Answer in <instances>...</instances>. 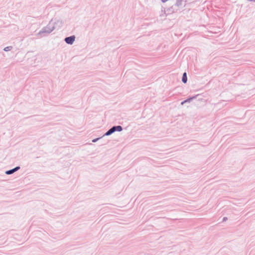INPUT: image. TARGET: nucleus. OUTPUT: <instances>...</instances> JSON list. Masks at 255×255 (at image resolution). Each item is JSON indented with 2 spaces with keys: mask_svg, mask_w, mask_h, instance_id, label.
<instances>
[{
  "mask_svg": "<svg viewBox=\"0 0 255 255\" xmlns=\"http://www.w3.org/2000/svg\"><path fill=\"white\" fill-rule=\"evenodd\" d=\"M55 20V21L54 23V25L55 26V27L56 26L58 27L59 28L61 27L63 24V21L60 19Z\"/></svg>",
  "mask_w": 255,
  "mask_h": 255,
  "instance_id": "4",
  "label": "nucleus"
},
{
  "mask_svg": "<svg viewBox=\"0 0 255 255\" xmlns=\"http://www.w3.org/2000/svg\"><path fill=\"white\" fill-rule=\"evenodd\" d=\"M161 0V1H162V2H166L167 1H168V0Z\"/></svg>",
  "mask_w": 255,
  "mask_h": 255,
  "instance_id": "15",
  "label": "nucleus"
},
{
  "mask_svg": "<svg viewBox=\"0 0 255 255\" xmlns=\"http://www.w3.org/2000/svg\"><path fill=\"white\" fill-rule=\"evenodd\" d=\"M113 130L112 129V128H110L104 135L103 136H109L111 135L112 133H113Z\"/></svg>",
  "mask_w": 255,
  "mask_h": 255,
  "instance_id": "8",
  "label": "nucleus"
},
{
  "mask_svg": "<svg viewBox=\"0 0 255 255\" xmlns=\"http://www.w3.org/2000/svg\"><path fill=\"white\" fill-rule=\"evenodd\" d=\"M185 103H186V102H185V100H184L181 102V104L182 105L184 104Z\"/></svg>",
  "mask_w": 255,
  "mask_h": 255,
  "instance_id": "16",
  "label": "nucleus"
},
{
  "mask_svg": "<svg viewBox=\"0 0 255 255\" xmlns=\"http://www.w3.org/2000/svg\"><path fill=\"white\" fill-rule=\"evenodd\" d=\"M227 219H228V218L227 217H224L223 219V222H225V221H227Z\"/></svg>",
  "mask_w": 255,
  "mask_h": 255,
  "instance_id": "14",
  "label": "nucleus"
},
{
  "mask_svg": "<svg viewBox=\"0 0 255 255\" xmlns=\"http://www.w3.org/2000/svg\"><path fill=\"white\" fill-rule=\"evenodd\" d=\"M12 47L11 46H7V47H6L4 48V51H10L12 49Z\"/></svg>",
  "mask_w": 255,
  "mask_h": 255,
  "instance_id": "11",
  "label": "nucleus"
},
{
  "mask_svg": "<svg viewBox=\"0 0 255 255\" xmlns=\"http://www.w3.org/2000/svg\"><path fill=\"white\" fill-rule=\"evenodd\" d=\"M112 129L113 130V132L115 131H121L123 130V128L121 126H115L112 127Z\"/></svg>",
  "mask_w": 255,
  "mask_h": 255,
  "instance_id": "5",
  "label": "nucleus"
},
{
  "mask_svg": "<svg viewBox=\"0 0 255 255\" xmlns=\"http://www.w3.org/2000/svg\"><path fill=\"white\" fill-rule=\"evenodd\" d=\"M182 0H176V3H175V5L177 8H179V7H180L182 5Z\"/></svg>",
  "mask_w": 255,
  "mask_h": 255,
  "instance_id": "6",
  "label": "nucleus"
},
{
  "mask_svg": "<svg viewBox=\"0 0 255 255\" xmlns=\"http://www.w3.org/2000/svg\"><path fill=\"white\" fill-rule=\"evenodd\" d=\"M13 169V170H14V172H16L17 171V170H18L19 169H20V167L19 166H16L15 167H14Z\"/></svg>",
  "mask_w": 255,
  "mask_h": 255,
  "instance_id": "12",
  "label": "nucleus"
},
{
  "mask_svg": "<svg viewBox=\"0 0 255 255\" xmlns=\"http://www.w3.org/2000/svg\"><path fill=\"white\" fill-rule=\"evenodd\" d=\"M14 173L13 169H11L5 171V173L7 175H10Z\"/></svg>",
  "mask_w": 255,
  "mask_h": 255,
  "instance_id": "10",
  "label": "nucleus"
},
{
  "mask_svg": "<svg viewBox=\"0 0 255 255\" xmlns=\"http://www.w3.org/2000/svg\"><path fill=\"white\" fill-rule=\"evenodd\" d=\"M75 38L76 37L75 35H72L65 38L64 41L67 44L72 45L73 44L75 40Z\"/></svg>",
  "mask_w": 255,
  "mask_h": 255,
  "instance_id": "2",
  "label": "nucleus"
},
{
  "mask_svg": "<svg viewBox=\"0 0 255 255\" xmlns=\"http://www.w3.org/2000/svg\"><path fill=\"white\" fill-rule=\"evenodd\" d=\"M100 138H101V137H98V138L94 139L92 140V142H96V141H97Z\"/></svg>",
  "mask_w": 255,
  "mask_h": 255,
  "instance_id": "13",
  "label": "nucleus"
},
{
  "mask_svg": "<svg viewBox=\"0 0 255 255\" xmlns=\"http://www.w3.org/2000/svg\"><path fill=\"white\" fill-rule=\"evenodd\" d=\"M198 96L196 95L195 96H193L192 97H191L190 98H188L187 99L185 100V102H186V103H189L193 99H194L196 98V97Z\"/></svg>",
  "mask_w": 255,
  "mask_h": 255,
  "instance_id": "9",
  "label": "nucleus"
},
{
  "mask_svg": "<svg viewBox=\"0 0 255 255\" xmlns=\"http://www.w3.org/2000/svg\"><path fill=\"white\" fill-rule=\"evenodd\" d=\"M53 20V19H52L48 23V24H47L46 26L42 28L41 30L38 32V34L41 35L43 33H46L47 34L50 33L52 31H53L55 28V26L54 25H53L52 26H50V24Z\"/></svg>",
  "mask_w": 255,
  "mask_h": 255,
  "instance_id": "1",
  "label": "nucleus"
},
{
  "mask_svg": "<svg viewBox=\"0 0 255 255\" xmlns=\"http://www.w3.org/2000/svg\"><path fill=\"white\" fill-rule=\"evenodd\" d=\"M182 81L184 84L186 83L187 82V74L186 72H184L183 74L182 78Z\"/></svg>",
  "mask_w": 255,
  "mask_h": 255,
  "instance_id": "7",
  "label": "nucleus"
},
{
  "mask_svg": "<svg viewBox=\"0 0 255 255\" xmlns=\"http://www.w3.org/2000/svg\"><path fill=\"white\" fill-rule=\"evenodd\" d=\"M178 10V8H177L175 5L171 6L170 7H168L166 9V11L168 14H171L174 12H176Z\"/></svg>",
  "mask_w": 255,
  "mask_h": 255,
  "instance_id": "3",
  "label": "nucleus"
}]
</instances>
